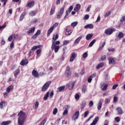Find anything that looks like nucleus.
I'll return each mask as SVG.
<instances>
[{
  "label": "nucleus",
  "mask_w": 125,
  "mask_h": 125,
  "mask_svg": "<svg viewBox=\"0 0 125 125\" xmlns=\"http://www.w3.org/2000/svg\"><path fill=\"white\" fill-rule=\"evenodd\" d=\"M18 116L19 117L18 121V125H24L25 120H26V114L24 113L23 111H21L19 113Z\"/></svg>",
  "instance_id": "1"
},
{
  "label": "nucleus",
  "mask_w": 125,
  "mask_h": 125,
  "mask_svg": "<svg viewBox=\"0 0 125 125\" xmlns=\"http://www.w3.org/2000/svg\"><path fill=\"white\" fill-rule=\"evenodd\" d=\"M50 84H51V81H49L46 82L42 87V91H46L47 88L49 87Z\"/></svg>",
  "instance_id": "2"
},
{
  "label": "nucleus",
  "mask_w": 125,
  "mask_h": 125,
  "mask_svg": "<svg viewBox=\"0 0 125 125\" xmlns=\"http://www.w3.org/2000/svg\"><path fill=\"white\" fill-rule=\"evenodd\" d=\"M116 29L115 28H108L104 31V33L106 35L110 36L113 34V32H115Z\"/></svg>",
  "instance_id": "3"
},
{
  "label": "nucleus",
  "mask_w": 125,
  "mask_h": 125,
  "mask_svg": "<svg viewBox=\"0 0 125 125\" xmlns=\"http://www.w3.org/2000/svg\"><path fill=\"white\" fill-rule=\"evenodd\" d=\"M64 13V8L62 7L60 10L59 13L57 14V18L58 19H60L61 17H62V15H63V13Z\"/></svg>",
  "instance_id": "4"
},
{
  "label": "nucleus",
  "mask_w": 125,
  "mask_h": 125,
  "mask_svg": "<svg viewBox=\"0 0 125 125\" xmlns=\"http://www.w3.org/2000/svg\"><path fill=\"white\" fill-rule=\"evenodd\" d=\"M17 38H18V35L13 34L10 35V36L8 38V41L9 42H11V41H12V40H13V41H14L17 39Z\"/></svg>",
  "instance_id": "5"
},
{
  "label": "nucleus",
  "mask_w": 125,
  "mask_h": 125,
  "mask_svg": "<svg viewBox=\"0 0 125 125\" xmlns=\"http://www.w3.org/2000/svg\"><path fill=\"white\" fill-rule=\"evenodd\" d=\"M52 44L51 46V49L52 50H54V47L56 46V45L57 44H60V41H58L55 42L54 41H52Z\"/></svg>",
  "instance_id": "6"
},
{
  "label": "nucleus",
  "mask_w": 125,
  "mask_h": 125,
  "mask_svg": "<svg viewBox=\"0 0 125 125\" xmlns=\"http://www.w3.org/2000/svg\"><path fill=\"white\" fill-rule=\"evenodd\" d=\"M72 74L71 70H70V67L67 66L66 68L65 75L67 77H70Z\"/></svg>",
  "instance_id": "7"
},
{
  "label": "nucleus",
  "mask_w": 125,
  "mask_h": 125,
  "mask_svg": "<svg viewBox=\"0 0 125 125\" xmlns=\"http://www.w3.org/2000/svg\"><path fill=\"white\" fill-rule=\"evenodd\" d=\"M77 57V54L75 52H73L71 53V56L70 57L69 61L70 62H73L75 59H76V57Z\"/></svg>",
  "instance_id": "8"
},
{
  "label": "nucleus",
  "mask_w": 125,
  "mask_h": 125,
  "mask_svg": "<svg viewBox=\"0 0 125 125\" xmlns=\"http://www.w3.org/2000/svg\"><path fill=\"white\" fill-rule=\"evenodd\" d=\"M68 88L70 90L73 89L74 88V87L75 86V82H70L68 84Z\"/></svg>",
  "instance_id": "9"
},
{
  "label": "nucleus",
  "mask_w": 125,
  "mask_h": 125,
  "mask_svg": "<svg viewBox=\"0 0 125 125\" xmlns=\"http://www.w3.org/2000/svg\"><path fill=\"white\" fill-rule=\"evenodd\" d=\"M108 60L109 65H111V64H115L116 63L115 62V58H113V57L109 58Z\"/></svg>",
  "instance_id": "10"
},
{
  "label": "nucleus",
  "mask_w": 125,
  "mask_h": 125,
  "mask_svg": "<svg viewBox=\"0 0 125 125\" xmlns=\"http://www.w3.org/2000/svg\"><path fill=\"white\" fill-rule=\"evenodd\" d=\"M99 121V117L98 116L96 117L92 123L90 125H95L97 124V122Z\"/></svg>",
  "instance_id": "11"
},
{
  "label": "nucleus",
  "mask_w": 125,
  "mask_h": 125,
  "mask_svg": "<svg viewBox=\"0 0 125 125\" xmlns=\"http://www.w3.org/2000/svg\"><path fill=\"white\" fill-rule=\"evenodd\" d=\"M32 76L33 77H35V78H38L39 77V72H38V71L33 69L32 72Z\"/></svg>",
  "instance_id": "12"
},
{
  "label": "nucleus",
  "mask_w": 125,
  "mask_h": 125,
  "mask_svg": "<svg viewBox=\"0 0 125 125\" xmlns=\"http://www.w3.org/2000/svg\"><path fill=\"white\" fill-rule=\"evenodd\" d=\"M79 116H80V112L77 111L72 117V120H74V121L77 120L78 118H79Z\"/></svg>",
  "instance_id": "13"
},
{
  "label": "nucleus",
  "mask_w": 125,
  "mask_h": 125,
  "mask_svg": "<svg viewBox=\"0 0 125 125\" xmlns=\"http://www.w3.org/2000/svg\"><path fill=\"white\" fill-rule=\"evenodd\" d=\"M28 63H29L28 60H22L20 62V65L21 66H25V65H26Z\"/></svg>",
  "instance_id": "14"
},
{
  "label": "nucleus",
  "mask_w": 125,
  "mask_h": 125,
  "mask_svg": "<svg viewBox=\"0 0 125 125\" xmlns=\"http://www.w3.org/2000/svg\"><path fill=\"white\" fill-rule=\"evenodd\" d=\"M72 33H73V30H69L68 29V27H66L65 35H66L67 36H70V35H71V34H72Z\"/></svg>",
  "instance_id": "15"
},
{
  "label": "nucleus",
  "mask_w": 125,
  "mask_h": 125,
  "mask_svg": "<svg viewBox=\"0 0 125 125\" xmlns=\"http://www.w3.org/2000/svg\"><path fill=\"white\" fill-rule=\"evenodd\" d=\"M7 103H6V102H1L0 103V109H2V108H3V106L6 107V106H7Z\"/></svg>",
  "instance_id": "16"
},
{
  "label": "nucleus",
  "mask_w": 125,
  "mask_h": 125,
  "mask_svg": "<svg viewBox=\"0 0 125 125\" xmlns=\"http://www.w3.org/2000/svg\"><path fill=\"white\" fill-rule=\"evenodd\" d=\"M82 39H83V36H80L79 37H78L77 39L75 40L74 43H77V44L79 43Z\"/></svg>",
  "instance_id": "17"
},
{
  "label": "nucleus",
  "mask_w": 125,
  "mask_h": 125,
  "mask_svg": "<svg viewBox=\"0 0 125 125\" xmlns=\"http://www.w3.org/2000/svg\"><path fill=\"white\" fill-rule=\"evenodd\" d=\"M36 30V27H32L28 31H27V34H32L35 32V30Z\"/></svg>",
  "instance_id": "18"
},
{
  "label": "nucleus",
  "mask_w": 125,
  "mask_h": 125,
  "mask_svg": "<svg viewBox=\"0 0 125 125\" xmlns=\"http://www.w3.org/2000/svg\"><path fill=\"white\" fill-rule=\"evenodd\" d=\"M96 76V74H93L92 75H91L89 78H88V83H91V81H92V78H94Z\"/></svg>",
  "instance_id": "19"
},
{
  "label": "nucleus",
  "mask_w": 125,
  "mask_h": 125,
  "mask_svg": "<svg viewBox=\"0 0 125 125\" xmlns=\"http://www.w3.org/2000/svg\"><path fill=\"white\" fill-rule=\"evenodd\" d=\"M34 5H35V2L32 1L28 3L27 4L26 6L27 7H29V8H31V7H33V6H34Z\"/></svg>",
  "instance_id": "20"
},
{
  "label": "nucleus",
  "mask_w": 125,
  "mask_h": 125,
  "mask_svg": "<svg viewBox=\"0 0 125 125\" xmlns=\"http://www.w3.org/2000/svg\"><path fill=\"white\" fill-rule=\"evenodd\" d=\"M84 28L85 29H87V28H89V29H93L94 28L93 24H87L84 26Z\"/></svg>",
  "instance_id": "21"
},
{
  "label": "nucleus",
  "mask_w": 125,
  "mask_h": 125,
  "mask_svg": "<svg viewBox=\"0 0 125 125\" xmlns=\"http://www.w3.org/2000/svg\"><path fill=\"white\" fill-rule=\"evenodd\" d=\"M92 37H93V34H89L86 36L85 39L87 41H89V40H90L91 39V38H92Z\"/></svg>",
  "instance_id": "22"
},
{
  "label": "nucleus",
  "mask_w": 125,
  "mask_h": 125,
  "mask_svg": "<svg viewBox=\"0 0 125 125\" xmlns=\"http://www.w3.org/2000/svg\"><path fill=\"white\" fill-rule=\"evenodd\" d=\"M55 8H56L55 5L52 6L50 12V15H53V14L54 13V12L55 11Z\"/></svg>",
  "instance_id": "23"
},
{
  "label": "nucleus",
  "mask_w": 125,
  "mask_h": 125,
  "mask_svg": "<svg viewBox=\"0 0 125 125\" xmlns=\"http://www.w3.org/2000/svg\"><path fill=\"white\" fill-rule=\"evenodd\" d=\"M63 89H65V86H60L58 88L57 92H61V91H63Z\"/></svg>",
  "instance_id": "24"
},
{
  "label": "nucleus",
  "mask_w": 125,
  "mask_h": 125,
  "mask_svg": "<svg viewBox=\"0 0 125 125\" xmlns=\"http://www.w3.org/2000/svg\"><path fill=\"white\" fill-rule=\"evenodd\" d=\"M11 123V121H3L1 123V125H8Z\"/></svg>",
  "instance_id": "25"
},
{
  "label": "nucleus",
  "mask_w": 125,
  "mask_h": 125,
  "mask_svg": "<svg viewBox=\"0 0 125 125\" xmlns=\"http://www.w3.org/2000/svg\"><path fill=\"white\" fill-rule=\"evenodd\" d=\"M97 108H98V110H101V108H102V100H100L99 101Z\"/></svg>",
  "instance_id": "26"
},
{
  "label": "nucleus",
  "mask_w": 125,
  "mask_h": 125,
  "mask_svg": "<svg viewBox=\"0 0 125 125\" xmlns=\"http://www.w3.org/2000/svg\"><path fill=\"white\" fill-rule=\"evenodd\" d=\"M53 30H54V28L51 26L47 31V36H49L52 33Z\"/></svg>",
  "instance_id": "27"
},
{
  "label": "nucleus",
  "mask_w": 125,
  "mask_h": 125,
  "mask_svg": "<svg viewBox=\"0 0 125 125\" xmlns=\"http://www.w3.org/2000/svg\"><path fill=\"white\" fill-rule=\"evenodd\" d=\"M124 33L122 32H119V34L117 36V38H118L119 39H122V38H124Z\"/></svg>",
  "instance_id": "28"
},
{
  "label": "nucleus",
  "mask_w": 125,
  "mask_h": 125,
  "mask_svg": "<svg viewBox=\"0 0 125 125\" xmlns=\"http://www.w3.org/2000/svg\"><path fill=\"white\" fill-rule=\"evenodd\" d=\"M12 89H13V86H9L6 89V91L7 92V93H9V92H10V90H11Z\"/></svg>",
  "instance_id": "29"
},
{
  "label": "nucleus",
  "mask_w": 125,
  "mask_h": 125,
  "mask_svg": "<svg viewBox=\"0 0 125 125\" xmlns=\"http://www.w3.org/2000/svg\"><path fill=\"white\" fill-rule=\"evenodd\" d=\"M116 111H117L118 114H123V110L121 107H117L116 109Z\"/></svg>",
  "instance_id": "30"
},
{
  "label": "nucleus",
  "mask_w": 125,
  "mask_h": 125,
  "mask_svg": "<svg viewBox=\"0 0 125 125\" xmlns=\"http://www.w3.org/2000/svg\"><path fill=\"white\" fill-rule=\"evenodd\" d=\"M96 42V40L94 39L89 44V47H92V46Z\"/></svg>",
  "instance_id": "31"
},
{
  "label": "nucleus",
  "mask_w": 125,
  "mask_h": 125,
  "mask_svg": "<svg viewBox=\"0 0 125 125\" xmlns=\"http://www.w3.org/2000/svg\"><path fill=\"white\" fill-rule=\"evenodd\" d=\"M79 22L78 21H74L71 23V26L73 27V28H75L76 26H77Z\"/></svg>",
  "instance_id": "32"
},
{
  "label": "nucleus",
  "mask_w": 125,
  "mask_h": 125,
  "mask_svg": "<svg viewBox=\"0 0 125 125\" xmlns=\"http://www.w3.org/2000/svg\"><path fill=\"white\" fill-rule=\"evenodd\" d=\"M103 66H104V63L103 62L100 63L96 66V69H100V68H102Z\"/></svg>",
  "instance_id": "33"
},
{
  "label": "nucleus",
  "mask_w": 125,
  "mask_h": 125,
  "mask_svg": "<svg viewBox=\"0 0 125 125\" xmlns=\"http://www.w3.org/2000/svg\"><path fill=\"white\" fill-rule=\"evenodd\" d=\"M49 92H47L46 93V94H45V95L44 96V98H43L44 100H45V101L47 100V98H48V97H49Z\"/></svg>",
  "instance_id": "34"
},
{
  "label": "nucleus",
  "mask_w": 125,
  "mask_h": 125,
  "mask_svg": "<svg viewBox=\"0 0 125 125\" xmlns=\"http://www.w3.org/2000/svg\"><path fill=\"white\" fill-rule=\"evenodd\" d=\"M20 73V70H19V69H17V70H16L14 72V76L15 77H17L18 75H19V73Z\"/></svg>",
  "instance_id": "35"
},
{
  "label": "nucleus",
  "mask_w": 125,
  "mask_h": 125,
  "mask_svg": "<svg viewBox=\"0 0 125 125\" xmlns=\"http://www.w3.org/2000/svg\"><path fill=\"white\" fill-rule=\"evenodd\" d=\"M29 15H30V16H35V15H36V12L31 11L29 13Z\"/></svg>",
  "instance_id": "36"
},
{
  "label": "nucleus",
  "mask_w": 125,
  "mask_h": 125,
  "mask_svg": "<svg viewBox=\"0 0 125 125\" xmlns=\"http://www.w3.org/2000/svg\"><path fill=\"white\" fill-rule=\"evenodd\" d=\"M68 43H70V41L69 40H64L63 42V45H67Z\"/></svg>",
  "instance_id": "37"
},
{
  "label": "nucleus",
  "mask_w": 125,
  "mask_h": 125,
  "mask_svg": "<svg viewBox=\"0 0 125 125\" xmlns=\"http://www.w3.org/2000/svg\"><path fill=\"white\" fill-rule=\"evenodd\" d=\"M82 91L83 93H85L86 92V86L85 85H83L82 88Z\"/></svg>",
  "instance_id": "38"
},
{
  "label": "nucleus",
  "mask_w": 125,
  "mask_h": 125,
  "mask_svg": "<svg viewBox=\"0 0 125 125\" xmlns=\"http://www.w3.org/2000/svg\"><path fill=\"white\" fill-rule=\"evenodd\" d=\"M107 87H108V84H104V86L102 88V86H101L102 90H107Z\"/></svg>",
  "instance_id": "39"
},
{
  "label": "nucleus",
  "mask_w": 125,
  "mask_h": 125,
  "mask_svg": "<svg viewBox=\"0 0 125 125\" xmlns=\"http://www.w3.org/2000/svg\"><path fill=\"white\" fill-rule=\"evenodd\" d=\"M58 34H56L55 36V37H54V35L53 36V37L52 38V41H54V42H55L57 39L59 38Z\"/></svg>",
  "instance_id": "40"
},
{
  "label": "nucleus",
  "mask_w": 125,
  "mask_h": 125,
  "mask_svg": "<svg viewBox=\"0 0 125 125\" xmlns=\"http://www.w3.org/2000/svg\"><path fill=\"white\" fill-rule=\"evenodd\" d=\"M40 47H41V45L34 46L32 48V51H35V50H36V49H37V48H40Z\"/></svg>",
  "instance_id": "41"
},
{
  "label": "nucleus",
  "mask_w": 125,
  "mask_h": 125,
  "mask_svg": "<svg viewBox=\"0 0 125 125\" xmlns=\"http://www.w3.org/2000/svg\"><path fill=\"white\" fill-rule=\"evenodd\" d=\"M54 49L55 50V52L56 53L58 52V50H59V46H55Z\"/></svg>",
  "instance_id": "42"
},
{
  "label": "nucleus",
  "mask_w": 125,
  "mask_h": 125,
  "mask_svg": "<svg viewBox=\"0 0 125 125\" xmlns=\"http://www.w3.org/2000/svg\"><path fill=\"white\" fill-rule=\"evenodd\" d=\"M110 14H111V12L110 11H107L105 13V14H104V18L106 17H108V16H109V15H110Z\"/></svg>",
  "instance_id": "43"
},
{
  "label": "nucleus",
  "mask_w": 125,
  "mask_h": 125,
  "mask_svg": "<svg viewBox=\"0 0 125 125\" xmlns=\"http://www.w3.org/2000/svg\"><path fill=\"white\" fill-rule=\"evenodd\" d=\"M86 105V103H85V102H83L82 104V107H81L82 110H83V108H84V107H85Z\"/></svg>",
  "instance_id": "44"
},
{
  "label": "nucleus",
  "mask_w": 125,
  "mask_h": 125,
  "mask_svg": "<svg viewBox=\"0 0 125 125\" xmlns=\"http://www.w3.org/2000/svg\"><path fill=\"white\" fill-rule=\"evenodd\" d=\"M39 102H36L35 106H34L35 109H38V108L39 107Z\"/></svg>",
  "instance_id": "45"
},
{
  "label": "nucleus",
  "mask_w": 125,
  "mask_h": 125,
  "mask_svg": "<svg viewBox=\"0 0 125 125\" xmlns=\"http://www.w3.org/2000/svg\"><path fill=\"white\" fill-rule=\"evenodd\" d=\"M73 6H70L68 8V10H67L66 11H67V12L68 13H70L71 11H72V10H73Z\"/></svg>",
  "instance_id": "46"
},
{
  "label": "nucleus",
  "mask_w": 125,
  "mask_h": 125,
  "mask_svg": "<svg viewBox=\"0 0 125 125\" xmlns=\"http://www.w3.org/2000/svg\"><path fill=\"white\" fill-rule=\"evenodd\" d=\"M46 121H47V118H45L43 120V121L42 122H41L40 125H44V124H45V123H46Z\"/></svg>",
  "instance_id": "47"
},
{
  "label": "nucleus",
  "mask_w": 125,
  "mask_h": 125,
  "mask_svg": "<svg viewBox=\"0 0 125 125\" xmlns=\"http://www.w3.org/2000/svg\"><path fill=\"white\" fill-rule=\"evenodd\" d=\"M101 61H104L106 60V55H104V56H102L101 58Z\"/></svg>",
  "instance_id": "48"
},
{
  "label": "nucleus",
  "mask_w": 125,
  "mask_h": 125,
  "mask_svg": "<svg viewBox=\"0 0 125 125\" xmlns=\"http://www.w3.org/2000/svg\"><path fill=\"white\" fill-rule=\"evenodd\" d=\"M58 111V110L57 109V108H54V109L53 110V115H56V114H57Z\"/></svg>",
  "instance_id": "49"
},
{
  "label": "nucleus",
  "mask_w": 125,
  "mask_h": 125,
  "mask_svg": "<svg viewBox=\"0 0 125 125\" xmlns=\"http://www.w3.org/2000/svg\"><path fill=\"white\" fill-rule=\"evenodd\" d=\"M104 103L105 104H108V103H110V99L108 98H105Z\"/></svg>",
  "instance_id": "50"
},
{
  "label": "nucleus",
  "mask_w": 125,
  "mask_h": 125,
  "mask_svg": "<svg viewBox=\"0 0 125 125\" xmlns=\"http://www.w3.org/2000/svg\"><path fill=\"white\" fill-rule=\"evenodd\" d=\"M89 114V111H86L84 113V118H85L86 117H87V115Z\"/></svg>",
  "instance_id": "51"
},
{
  "label": "nucleus",
  "mask_w": 125,
  "mask_h": 125,
  "mask_svg": "<svg viewBox=\"0 0 125 125\" xmlns=\"http://www.w3.org/2000/svg\"><path fill=\"white\" fill-rule=\"evenodd\" d=\"M7 0H0V1H1V2H4L3 5L5 6L6 4V2H7Z\"/></svg>",
  "instance_id": "52"
},
{
  "label": "nucleus",
  "mask_w": 125,
  "mask_h": 125,
  "mask_svg": "<svg viewBox=\"0 0 125 125\" xmlns=\"http://www.w3.org/2000/svg\"><path fill=\"white\" fill-rule=\"evenodd\" d=\"M58 26V22L55 23L52 26H51L52 28H56V27H57Z\"/></svg>",
  "instance_id": "53"
},
{
  "label": "nucleus",
  "mask_w": 125,
  "mask_h": 125,
  "mask_svg": "<svg viewBox=\"0 0 125 125\" xmlns=\"http://www.w3.org/2000/svg\"><path fill=\"white\" fill-rule=\"evenodd\" d=\"M75 99L76 100H79V99H80V95H79V94H76L75 95Z\"/></svg>",
  "instance_id": "54"
},
{
  "label": "nucleus",
  "mask_w": 125,
  "mask_h": 125,
  "mask_svg": "<svg viewBox=\"0 0 125 125\" xmlns=\"http://www.w3.org/2000/svg\"><path fill=\"white\" fill-rule=\"evenodd\" d=\"M92 106H93V102L92 101H91L89 103V106L92 107Z\"/></svg>",
  "instance_id": "55"
},
{
  "label": "nucleus",
  "mask_w": 125,
  "mask_h": 125,
  "mask_svg": "<svg viewBox=\"0 0 125 125\" xmlns=\"http://www.w3.org/2000/svg\"><path fill=\"white\" fill-rule=\"evenodd\" d=\"M89 18V15H85L84 18V20H87Z\"/></svg>",
  "instance_id": "56"
},
{
  "label": "nucleus",
  "mask_w": 125,
  "mask_h": 125,
  "mask_svg": "<svg viewBox=\"0 0 125 125\" xmlns=\"http://www.w3.org/2000/svg\"><path fill=\"white\" fill-rule=\"evenodd\" d=\"M81 75H83L84 74V68H82V71L80 72Z\"/></svg>",
  "instance_id": "57"
},
{
  "label": "nucleus",
  "mask_w": 125,
  "mask_h": 125,
  "mask_svg": "<svg viewBox=\"0 0 125 125\" xmlns=\"http://www.w3.org/2000/svg\"><path fill=\"white\" fill-rule=\"evenodd\" d=\"M108 51H109V52H114V51H115V49L114 48L108 49Z\"/></svg>",
  "instance_id": "58"
},
{
  "label": "nucleus",
  "mask_w": 125,
  "mask_h": 125,
  "mask_svg": "<svg viewBox=\"0 0 125 125\" xmlns=\"http://www.w3.org/2000/svg\"><path fill=\"white\" fill-rule=\"evenodd\" d=\"M115 120L117 122V123H119L120 122V117H117L115 118Z\"/></svg>",
  "instance_id": "59"
},
{
  "label": "nucleus",
  "mask_w": 125,
  "mask_h": 125,
  "mask_svg": "<svg viewBox=\"0 0 125 125\" xmlns=\"http://www.w3.org/2000/svg\"><path fill=\"white\" fill-rule=\"evenodd\" d=\"M36 53H37L38 56H39V55H40V53H41V49L37 50L36 51Z\"/></svg>",
  "instance_id": "60"
},
{
  "label": "nucleus",
  "mask_w": 125,
  "mask_h": 125,
  "mask_svg": "<svg viewBox=\"0 0 125 125\" xmlns=\"http://www.w3.org/2000/svg\"><path fill=\"white\" fill-rule=\"evenodd\" d=\"M67 114H68V109H65L63 112V115H67Z\"/></svg>",
  "instance_id": "61"
},
{
  "label": "nucleus",
  "mask_w": 125,
  "mask_h": 125,
  "mask_svg": "<svg viewBox=\"0 0 125 125\" xmlns=\"http://www.w3.org/2000/svg\"><path fill=\"white\" fill-rule=\"evenodd\" d=\"M113 101L114 102L116 103V102H118V97H114V99H113Z\"/></svg>",
  "instance_id": "62"
},
{
  "label": "nucleus",
  "mask_w": 125,
  "mask_h": 125,
  "mask_svg": "<svg viewBox=\"0 0 125 125\" xmlns=\"http://www.w3.org/2000/svg\"><path fill=\"white\" fill-rule=\"evenodd\" d=\"M86 57H87V52H85V53L83 54V58H86Z\"/></svg>",
  "instance_id": "63"
},
{
  "label": "nucleus",
  "mask_w": 125,
  "mask_h": 125,
  "mask_svg": "<svg viewBox=\"0 0 125 125\" xmlns=\"http://www.w3.org/2000/svg\"><path fill=\"white\" fill-rule=\"evenodd\" d=\"M76 7L77 8V9H78V10H80L81 9V4H77L76 5Z\"/></svg>",
  "instance_id": "64"
}]
</instances>
